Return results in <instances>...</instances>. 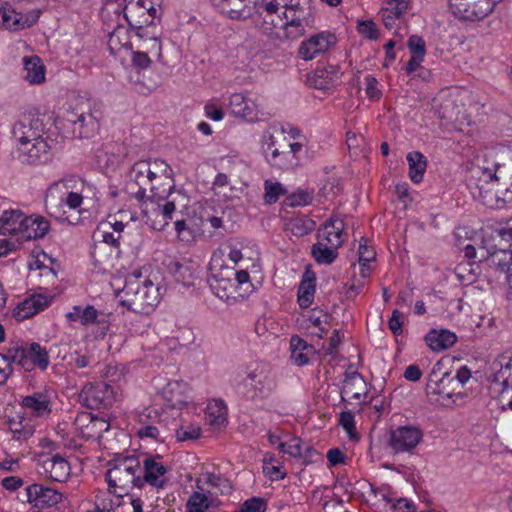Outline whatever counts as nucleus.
Masks as SVG:
<instances>
[{
	"label": "nucleus",
	"mask_w": 512,
	"mask_h": 512,
	"mask_svg": "<svg viewBox=\"0 0 512 512\" xmlns=\"http://www.w3.org/2000/svg\"><path fill=\"white\" fill-rule=\"evenodd\" d=\"M38 18L39 12L32 11L23 14L16 11V9L7 2L0 5V27L4 29L19 31L29 28L37 22Z\"/></svg>",
	"instance_id": "12"
},
{
	"label": "nucleus",
	"mask_w": 512,
	"mask_h": 512,
	"mask_svg": "<svg viewBox=\"0 0 512 512\" xmlns=\"http://www.w3.org/2000/svg\"><path fill=\"white\" fill-rule=\"evenodd\" d=\"M389 509L392 512H416L415 504L407 498H393Z\"/></svg>",
	"instance_id": "64"
},
{
	"label": "nucleus",
	"mask_w": 512,
	"mask_h": 512,
	"mask_svg": "<svg viewBox=\"0 0 512 512\" xmlns=\"http://www.w3.org/2000/svg\"><path fill=\"white\" fill-rule=\"evenodd\" d=\"M20 405L30 414L31 418L46 419L52 413V391L47 388L35 391L22 397Z\"/></svg>",
	"instance_id": "13"
},
{
	"label": "nucleus",
	"mask_w": 512,
	"mask_h": 512,
	"mask_svg": "<svg viewBox=\"0 0 512 512\" xmlns=\"http://www.w3.org/2000/svg\"><path fill=\"white\" fill-rule=\"evenodd\" d=\"M315 225L316 223L312 219L295 217L287 220L285 230L291 232L296 237H303L312 232Z\"/></svg>",
	"instance_id": "48"
},
{
	"label": "nucleus",
	"mask_w": 512,
	"mask_h": 512,
	"mask_svg": "<svg viewBox=\"0 0 512 512\" xmlns=\"http://www.w3.org/2000/svg\"><path fill=\"white\" fill-rule=\"evenodd\" d=\"M25 357L23 359V369L27 372H31L38 368L41 371H45L49 364L50 358L49 353L45 347H42L39 343L33 342L29 345L23 346Z\"/></svg>",
	"instance_id": "22"
},
{
	"label": "nucleus",
	"mask_w": 512,
	"mask_h": 512,
	"mask_svg": "<svg viewBox=\"0 0 512 512\" xmlns=\"http://www.w3.org/2000/svg\"><path fill=\"white\" fill-rule=\"evenodd\" d=\"M111 389L105 384H87L79 394L80 402L90 409H100L110 403Z\"/></svg>",
	"instance_id": "19"
},
{
	"label": "nucleus",
	"mask_w": 512,
	"mask_h": 512,
	"mask_svg": "<svg viewBox=\"0 0 512 512\" xmlns=\"http://www.w3.org/2000/svg\"><path fill=\"white\" fill-rule=\"evenodd\" d=\"M407 46L410 50L411 56L423 58L426 54L425 41L418 35H411L408 39Z\"/></svg>",
	"instance_id": "62"
},
{
	"label": "nucleus",
	"mask_w": 512,
	"mask_h": 512,
	"mask_svg": "<svg viewBox=\"0 0 512 512\" xmlns=\"http://www.w3.org/2000/svg\"><path fill=\"white\" fill-rule=\"evenodd\" d=\"M8 428L13 438L20 442L29 439L35 432L33 419L22 413H16L8 419Z\"/></svg>",
	"instance_id": "30"
},
{
	"label": "nucleus",
	"mask_w": 512,
	"mask_h": 512,
	"mask_svg": "<svg viewBox=\"0 0 512 512\" xmlns=\"http://www.w3.org/2000/svg\"><path fill=\"white\" fill-rule=\"evenodd\" d=\"M244 46L249 50V54L251 57L257 56H268V47L265 45V42L261 39H256L254 37L246 39L244 42Z\"/></svg>",
	"instance_id": "58"
},
{
	"label": "nucleus",
	"mask_w": 512,
	"mask_h": 512,
	"mask_svg": "<svg viewBox=\"0 0 512 512\" xmlns=\"http://www.w3.org/2000/svg\"><path fill=\"white\" fill-rule=\"evenodd\" d=\"M229 109L234 116L247 121H254L258 118L257 105L241 93H234L230 96Z\"/></svg>",
	"instance_id": "26"
},
{
	"label": "nucleus",
	"mask_w": 512,
	"mask_h": 512,
	"mask_svg": "<svg viewBox=\"0 0 512 512\" xmlns=\"http://www.w3.org/2000/svg\"><path fill=\"white\" fill-rule=\"evenodd\" d=\"M484 161L482 158H473L471 161L466 179L468 187L477 190L472 192L474 196L506 201L509 193L508 183L512 176L508 177L506 170L487 168Z\"/></svg>",
	"instance_id": "3"
},
{
	"label": "nucleus",
	"mask_w": 512,
	"mask_h": 512,
	"mask_svg": "<svg viewBox=\"0 0 512 512\" xmlns=\"http://www.w3.org/2000/svg\"><path fill=\"white\" fill-rule=\"evenodd\" d=\"M189 385L182 380L169 381L161 390L166 408L181 411L190 402Z\"/></svg>",
	"instance_id": "14"
},
{
	"label": "nucleus",
	"mask_w": 512,
	"mask_h": 512,
	"mask_svg": "<svg viewBox=\"0 0 512 512\" xmlns=\"http://www.w3.org/2000/svg\"><path fill=\"white\" fill-rule=\"evenodd\" d=\"M277 29L278 28H268L267 26H265V29H259L260 32L267 37L265 45L268 47V52H273L275 49L279 48L280 42L285 38L281 36Z\"/></svg>",
	"instance_id": "60"
},
{
	"label": "nucleus",
	"mask_w": 512,
	"mask_h": 512,
	"mask_svg": "<svg viewBox=\"0 0 512 512\" xmlns=\"http://www.w3.org/2000/svg\"><path fill=\"white\" fill-rule=\"evenodd\" d=\"M130 311L139 314H149L159 302V289L156 285L142 286L130 290Z\"/></svg>",
	"instance_id": "15"
},
{
	"label": "nucleus",
	"mask_w": 512,
	"mask_h": 512,
	"mask_svg": "<svg viewBox=\"0 0 512 512\" xmlns=\"http://www.w3.org/2000/svg\"><path fill=\"white\" fill-rule=\"evenodd\" d=\"M338 248L319 241L311 247V255L317 263L329 265L337 258Z\"/></svg>",
	"instance_id": "46"
},
{
	"label": "nucleus",
	"mask_w": 512,
	"mask_h": 512,
	"mask_svg": "<svg viewBox=\"0 0 512 512\" xmlns=\"http://www.w3.org/2000/svg\"><path fill=\"white\" fill-rule=\"evenodd\" d=\"M26 501L33 510L41 512L59 504L63 494L55 488L41 483H32L25 488Z\"/></svg>",
	"instance_id": "9"
},
{
	"label": "nucleus",
	"mask_w": 512,
	"mask_h": 512,
	"mask_svg": "<svg viewBox=\"0 0 512 512\" xmlns=\"http://www.w3.org/2000/svg\"><path fill=\"white\" fill-rule=\"evenodd\" d=\"M176 206L173 201L164 204L150 197L130 195V221L140 220L157 231L164 230L172 219Z\"/></svg>",
	"instance_id": "6"
},
{
	"label": "nucleus",
	"mask_w": 512,
	"mask_h": 512,
	"mask_svg": "<svg viewBox=\"0 0 512 512\" xmlns=\"http://www.w3.org/2000/svg\"><path fill=\"white\" fill-rule=\"evenodd\" d=\"M267 502L261 497H252L247 499L240 508V512H265Z\"/></svg>",
	"instance_id": "63"
},
{
	"label": "nucleus",
	"mask_w": 512,
	"mask_h": 512,
	"mask_svg": "<svg viewBox=\"0 0 512 512\" xmlns=\"http://www.w3.org/2000/svg\"><path fill=\"white\" fill-rule=\"evenodd\" d=\"M344 222L342 219L331 217L318 230V238L334 247H340L344 240L342 238Z\"/></svg>",
	"instance_id": "29"
},
{
	"label": "nucleus",
	"mask_w": 512,
	"mask_h": 512,
	"mask_svg": "<svg viewBox=\"0 0 512 512\" xmlns=\"http://www.w3.org/2000/svg\"><path fill=\"white\" fill-rule=\"evenodd\" d=\"M201 436V428L196 424L182 425L176 430V437L179 442L197 440Z\"/></svg>",
	"instance_id": "57"
},
{
	"label": "nucleus",
	"mask_w": 512,
	"mask_h": 512,
	"mask_svg": "<svg viewBox=\"0 0 512 512\" xmlns=\"http://www.w3.org/2000/svg\"><path fill=\"white\" fill-rule=\"evenodd\" d=\"M174 187L173 171L165 161L142 160L130 168V195L165 200Z\"/></svg>",
	"instance_id": "2"
},
{
	"label": "nucleus",
	"mask_w": 512,
	"mask_h": 512,
	"mask_svg": "<svg viewBox=\"0 0 512 512\" xmlns=\"http://www.w3.org/2000/svg\"><path fill=\"white\" fill-rule=\"evenodd\" d=\"M448 4L455 17L465 21H479L491 13L487 0H448Z\"/></svg>",
	"instance_id": "11"
},
{
	"label": "nucleus",
	"mask_w": 512,
	"mask_h": 512,
	"mask_svg": "<svg viewBox=\"0 0 512 512\" xmlns=\"http://www.w3.org/2000/svg\"><path fill=\"white\" fill-rule=\"evenodd\" d=\"M208 507V497L198 491L193 492L186 503L187 512H206Z\"/></svg>",
	"instance_id": "54"
},
{
	"label": "nucleus",
	"mask_w": 512,
	"mask_h": 512,
	"mask_svg": "<svg viewBox=\"0 0 512 512\" xmlns=\"http://www.w3.org/2000/svg\"><path fill=\"white\" fill-rule=\"evenodd\" d=\"M262 468L263 473L271 481L282 480L287 475V472L283 467V462L270 452L265 454Z\"/></svg>",
	"instance_id": "43"
},
{
	"label": "nucleus",
	"mask_w": 512,
	"mask_h": 512,
	"mask_svg": "<svg viewBox=\"0 0 512 512\" xmlns=\"http://www.w3.org/2000/svg\"><path fill=\"white\" fill-rule=\"evenodd\" d=\"M339 423L347 432L349 438L351 440H358V435L356 432L354 415L351 411H343L340 413Z\"/></svg>",
	"instance_id": "59"
},
{
	"label": "nucleus",
	"mask_w": 512,
	"mask_h": 512,
	"mask_svg": "<svg viewBox=\"0 0 512 512\" xmlns=\"http://www.w3.org/2000/svg\"><path fill=\"white\" fill-rule=\"evenodd\" d=\"M126 0H107L102 8V17L110 21H115L116 26L122 24L121 20L128 22V14L126 13Z\"/></svg>",
	"instance_id": "42"
},
{
	"label": "nucleus",
	"mask_w": 512,
	"mask_h": 512,
	"mask_svg": "<svg viewBox=\"0 0 512 512\" xmlns=\"http://www.w3.org/2000/svg\"><path fill=\"white\" fill-rule=\"evenodd\" d=\"M130 29H135L136 35L140 39L146 38L148 40V42L143 45V48L148 51H156L157 60L161 64L166 66L167 61L164 59V56L162 54V44H161L160 40L158 39V37L149 36L148 32L142 26H134L131 22H130Z\"/></svg>",
	"instance_id": "49"
},
{
	"label": "nucleus",
	"mask_w": 512,
	"mask_h": 512,
	"mask_svg": "<svg viewBox=\"0 0 512 512\" xmlns=\"http://www.w3.org/2000/svg\"><path fill=\"white\" fill-rule=\"evenodd\" d=\"M170 272L174 275L178 282H182L184 285L189 286L191 282L187 279V275L190 277L189 268L178 261H173L169 265Z\"/></svg>",
	"instance_id": "61"
},
{
	"label": "nucleus",
	"mask_w": 512,
	"mask_h": 512,
	"mask_svg": "<svg viewBox=\"0 0 512 512\" xmlns=\"http://www.w3.org/2000/svg\"><path fill=\"white\" fill-rule=\"evenodd\" d=\"M267 439L270 445L276 448H300V440L290 439V436L280 431L268 432Z\"/></svg>",
	"instance_id": "50"
},
{
	"label": "nucleus",
	"mask_w": 512,
	"mask_h": 512,
	"mask_svg": "<svg viewBox=\"0 0 512 512\" xmlns=\"http://www.w3.org/2000/svg\"><path fill=\"white\" fill-rule=\"evenodd\" d=\"M480 262L488 261L502 270L512 272V218L497 229L491 236L482 239L479 247Z\"/></svg>",
	"instance_id": "4"
},
{
	"label": "nucleus",
	"mask_w": 512,
	"mask_h": 512,
	"mask_svg": "<svg viewBox=\"0 0 512 512\" xmlns=\"http://www.w3.org/2000/svg\"><path fill=\"white\" fill-rule=\"evenodd\" d=\"M407 161L409 164L410 179L414 183H420L427 167L425 156L418 151L410 152L407 155Z\"/></svg>",
	"instance_id": "45"
},
{
	"label": "nucleus",
	"mask_w": 512,
	"mask_h": 512,
	"mask_svg": "<svg viewBox=\"0 0 512 512\" xmlns=\"http://www.w3.org/2000/svg\"><path fill=\"white\" fill-rule=\"evenodd\" d=\"M23 78L33 85L42 84L45 81L46 68L38 56L24 57Z\"/></svg>",
	"instance_id": "34"
},
{
	"label": "nucleus",
	"mask_w": 512,
	"mask_h": 512,
	"mask_svg": "<svg viewBox=\"0 0 512 512\" xmlns=\"http://www.w3.org/2000/svg\"><path fill=\"white\" fill-rule=\"evenodd\" d=\"M340 75V68L337 65L319 66L308 74V83L315 89L325 90L335 85Z\"/></svg>",
	"instance_id": "25"
},
{
	"label": "nucleus",
	"mask_w": 512,
	"mask_h": 512,
	"mask_svg": "<svg viewBox=\"0 0 512 512\" xmlns=\"http://www.w3.org/2000/svg\"><path fill=\"white\" fill-rule=\"evenodd\" d=\"M299 465H308L320 458L318 450H282Z\"/></svg>",
	"instance_id": "52"
},
{
	"label": "nucleus",
	"mask_w": 512,
	"mask_h": 512,
	"mask_svg": "<svg viewBox=\"0 0 512 512\" xmlns=\"http://www.w3.org/2000/svg\"><path fill=\"white\" fill-rule=\"evenodd\" d=\"M233 383L238 390L243 388L245 397L250 400L265 399L276 389L275 377L265 365L257 363L239 369Z\"/></svg>",
	"instance_id": "5"
},
{
	"label": "nucleus",
	"mask_w": 512,
	"mask_h": 512,
	"mask_svg": "<svg viewBox=\"0 0 512 512\" xmlns=\"http://www.w3.org/2000/svg\"><path fill=\"white\" fill-rule=\"evenodd\" d=\"M227 269L222 268L218 273H212L209 279V285L214 294L225 301L236 299L237 282L233 277L227 276Z\"/></svg>",
	"instance_id": "21"
},
{
	"label": "nucleus",
	"mask_w": 512,
	"mask_h": 512,
	"mask_svg": "<svg viewBox=\"0 0 512 512\" xmlns=\"http://www.w3.org/2000/svg\"><path fill=\"white\" fill-rule=\"evenodd\" d=\"M25 357L23 346H13L7 349L6 353H0V359L6 363L5 367H12L13 364L23 369V359Z\"/></svg>",
	"instance_id": "55"
},
{
	"label": "nucleus",
	"mask_w": 512,
	"mask_h": 512,
	"mask_svg": "<svg viewBox=\"0 0 512 512\" xmlns=\"http://www.w3.org/2000/svg\"><path fill=\"white\" fill-rule=\"evenodd\" d=\"M470 377L471 372L467 368V366H462L457 371L455 376H452L450 373L445 372L440 378H438L436 370L433 369L432 372L429 374L426 389L428 393L437 394L443 398H463V394L460 391L455 392V388L453 389V391H449L448 389H446V384H453L461 388L464 384H466L469 381Z\"/></svg>",
	"instance_id": "7"
},
{
	"label": "nucleus",
	"mask_w": 512,
	"mask_h": 512,
	"mask_svg": "<svg viewBox=\"0 0 512 512\" xmlns=\"http://www.w3.org/2000/svg\"><path fill=\"white\" fill-rule=\"evenodd\" d=\"M25 214L19 209L5 210L0 216V232L18 239L21 232Z\"/></svg>",
	"instance_id": "33"
},
{
	"label": "nucleus",
	"mask_w": 512,
	"mask_h": 512,
	"mask_svg": "<svg viewBox=\"0 0 512 512\" xmlns=\"http://www.w3.org/2000/svg\"><path fill=\"white\" fill-rule=\"evenodd\" d=\"M315 282V274L306 271L298 288V304L301 308H308L312 304L316 288Z\"/></svg>",
	"instance_id": "40"
},
{
	"label": "nucleus",
	"mask_w": 512,
	"mask_h": 512,
	"mask_svg": "<svg viewBox=\"0 0 512 512\" xmlns=\"http://www.w3.org/2000/svg\"><path fill=\"white\" fill-rule=\"evenodd\" d=\"M121 235H114V232H110L107 229V224H101L97 227L94 232L93 238L95 241L94 250L92 255L96 258V254L98 251L104 250L105 246H110L111 248L116 249V255H119V240Z\"/></svg>",
	"instance_id": "36"
},
{
	"label": "nucleus",
	"mask_w": 512,
	"mask_h": 512,
	"mask_svg": "<svg viewBox=\"0 0 512 512\" xmlns=\"http://www.w3.org/2000/svg\"><path fill=\"white\" fill-rule=\"evenodd\" d=\"M108 47L112 55L125 61L128 53V28L118 24L109 35Z\"/></svg>",
	"instance_id": "32"
},
{
	"label": "nucleus",
	"mask_w": 512,
	"mask_h": 512,
	"mask_svg": "<svg viewBox=\"0 0 512 512\" xmlns=\"http://www.w3.org/2000/svg\"><path fill=\"white\" fill-rule=\"evenodd\" d=\"M49 229L50 223L45 217L35 214L26 215L17 240L29 241L43 238Z\"/></svg>",
	"instance_id": "23"
},
{
	"label": "nucleus",
	"mask_w": 512,
	"mask_h": 512,
	"mask_svg": "<svg viewBox=\"0 0 512 512\" xmlns=\"http://www.w3.org/2000/svg\"><path fill=\"white\" fill-rule=\"evenodd\" d=\"M457 340L456 335L449 330H431L425 337L427 345L433 351H441L450 348Z\"/></svg>",
	"instance_id": "41"
},
{
	"label": "nucleus",
	"mask_w": 512,
	"mask_h": 512,
	"mask_svg": "<svg viewBox=\"0 0 512 512\" xmlns=\"http://www.w3.org/2000/svg\"><path fill=\"white\" fill-rule=\"evenodd\" d=\"M127 457L116 458L109 462L110 468L106 473V481L109 490L112 488H119L125 490V483L127 482L128 465L126 464Z\"/></svg>",
	"instance_id": "31"
},
{
	"label": "nucleus",
	"mask_w": 512,
	"mask_h": 512,
	"mask_svg": "<svg viewBox=\"0 0 512 512\" xmlns=\"http://www.w3.org/2000/svg\"><path fill=\"white\" fill-rule=\"evenodd\" d=\"M313 200V192L298 189L296 192L290 194L286 200L285 204L290 207L297 206H306L310 204Z\"/></svg>",
	"instance_id": "56"
},
{
	"label": "nucleus",
	"mask_w": 512,
	"mask_h": 512,
	"mask_svg": "<svg viewBox=\"0 0 512 512\" xmlns=\"http://www.w3.org/2000/svg\"><path fill=\"white\" fill-rule=\"evenodd\" d=\"M50 305V299L42 294H35L20 302L13 310L17 321H24L43 311Z\"/></svg>",
	"instance_id": "24"
},
{
	"label": "nucleus",
	"mask_w": 512,
	"mask_h": 512,
	"mask_svg": "<svg viewBox=\"0 0 512 512\" xmlns=\"http://www.w3.org/2000/svg\"><path fill=\"white\" fill-rule=\"evenodd\" d=\"M93 186L81 177L68 175L50 184L45 195V208L51 217L58 221L77 224L79 216H72L70 211L81 212V206L87 193Z\"/></svg>",
	"instance_id": "1"
},
{
	"label": "nucleus",
	"mask_w": 512,
	"mask_h": 512,
	"mask_svg": "<svg viewBox=\"0 0 512 512\" xmlns=\"http://www.w3.org/2000/svg\"><path fill=\"white\" fill-rule=\"evenodd\" d=\"M213 5L218 7L223 14L231 19H246L250 10L246 7V0H211Z\"/></svg>",
	"instance_id": "38"
},
{
	"label": "nucleus",
	"mask_w": 512,
	"mask_h": 512,
	"mask_svg": "<svg viewBox=\"0 0 512 512\" xmlns=\"http://www.w3.org/2000/svg\"><path fill=\"white\" fill-rule=\"evenodd\" d=\"M160 420L158 409L145 408L137 414L138 424L133 427L135 435L146 443H163L164 439L161 438L159 429L155 426Z\"/></svg>",
	"instance_id": "10"
},
{
	"label": "nucleus",
	"mask_w": 512,
	"mask_h": 512,
	"mask_svg": "<svg viewBox=\"0 0 512 512\" xmlns=\"http://www.w3.org/2000/svg\"><path fill=\"white\" fill-rule=\"evenodd\" d=\"M99 315L100 312L92 305H75L65 316L69 322H79L83 326H90L99 322Z\"/></svg>",
	"instance_id": "35"
},
{
	"label": "nucleus",
	"mask_w": 512,
	"mask_h": 512,
	"mask_svg": "<svg viewBox=\"0 0 512 512\" xmlns=\"http://www.w3.org/2000/svg\"><path fill=\"white\" fill-rule=\"evenodd\" d=\"M42 123L38 118L24 116L13 126V137L17 146L43 139L41 136Z\"/></svg>",
	"instance_id": "20"
},
{
	"label": "nucleus",
	"mask_w": 512,
	"mask_h": 512,
	"mask_svg": "<svg viewBox=\"0 0 512 512\" xmlns=\"http://www.w3.org/2000/svg\"><path fill=\"white\" fill-rule=\"evenodd\" d=\"M148 283L155 285L151 279V265L135 269L130 275V290L137 287L148 286Z\"/></svg>",
	"instance_id": "51"
},
{
	"label": "nucleus",
	"mask_w": 512,
	"mask_h": 512,
	"mask_svg": "<svg viewBox=\"0 0 512 512\" xmlns=\"http://www.w3.org/2000/svg\"><path fill=\"white\" fill-rule=\"evenodd\" d=\"M264 188V200L267 204L276 203L282 195L286 194V189L279 182H272L270 180H266L264 182Z\"/></svg>",
	"instance_id": "53"
},
{
	"label": "nucleus",
	"mask_w": 512,
	"mask_h": 512,
	"mask_svg": "<svg viewBox=\"0 0 512 512\" xmlns=\"http://www.w3.org/2000/svg\"><path fill=\"white\" fill-rule=\"evenodd\" d=\"M17 151L22 162L32 165L44 164L51 157V146L45 138L20 144Z\"/></svg>",
	"instance_id": "18"
},
{
	"label": "nucleus",
	"mask_w": 512,
	"mask_h": 512,
	"mask_svg": "<svg viewBox=\"0 0 512 512\" xmlns=\"http://www.w3.org/2000/svg\"><path fill=\"white\" fill-rule=\"evenodd\" d=\"M102 113L99 109H92L89 102L73 108L67 116V120L73 124L74 131L78 129L81 137H91L99 129V120Z\"/></svg>",
	"instance_id": "8"
},
{
	"label": "nucleus",
	"mask_w": 512,
	"mask_h": 512,
	"mask_svg": "<svg viewBox=\"0 0 512 512\" xmlns=\"http://www.w3.org/2000/svg\"><path fill=\"white\" fill-rule=\"evenodd\" d=\"M336 42L333 34L321 32L303 41L298 49V54L303 60H312L324 54Z\"/></svg>",
	"instance_id": "17"
},
{
	"label": "nucleus",
	"mask_w": 512,
	"mask_h": 512,
	"mask_svg": "<svg viewBox=\"0 0 512 512\" xmlns=\"http://www.w3.org/2000/svg\"><path fill=\"white\" fill-rule=\"evenodd\" d=\"M366 383L362 375L358 372H346L344 387L342 389L341 395H350L352 399L360 400L363 393L361 391H353V387L363 386L365 387ZM367 392H364V396H366Z\"/></svg>",
	"instance_id": "47"
},
{
	"label": "nucleus",
	"mask_w": 512,
	"mask_h": 512,
	"mask_svg": "<svg viewBox=\"0 0 512 512\" xmlns=\"http://www.w3.org/2000/svg\"><path fill=\"white\" fill-rule=\"evenodd\" d=\"M423 437L422 431L414 426L398 427L391 433L393 448H415Z\"/></svg>",
	"instance_id": "27"
},
{
	"label": "nucleus",
	"mask_w": 512,
	"mask_h": 512,
	"mask_svg": "<svg viewBox=\"0 0 512 512\" xmlns=\"http://www.w3.org/2000/svg\"><path fill=\"white\" fill-rule=\"evenodd\" d=\"M291 359L298 366L308 364L309 356L314 353V347L308 344L298 335H294L290 339Z\"/></svg>",
	"instance_id": "39"
},
{
	"label": "nucleus",
	"mask_w": 512,
	"mask_h": 512,
	"mask_svg": "<svg viewBox=\"0 0 512 512\" xmlns=\"http://www.w3.org/2000/svg\"><path fill=\"white\" fill-rule=\"evenodd\" d=\"M166 472V467L154 461L153 459H147L145 461L144 480L150 485L156 488H163L166 481L161 479V476H163Z\"/></svg>",
	"instance_id": "44"
},
{
	"label": "nucleus",
	"mask_w": 512,
	"mask_h": 512,
	"mask_svg": "<svg viewBox=\"0 0 512 512\" xmlns=\"http://www.w3.org/2000/svg\"><path fill=\"white\" fill-rule=\"evenodd\" d=\"M286 10L284 11V19L286 22H290L294 25H302L307 28L314 26V14L310 5L291 4L285 5Z\"/></svg>",
	"instance_id": "28"
},
{
	"label": "nucleus",
	"mask_w": 512,
	"mask_h": 512,
	"mask_svg": "<svg viewBox=\"0 0 512 512\" xmlns=\"http://www.w3.org/2000/svg\"><path fill=\"white\" fill-rule=\"evenodd\" d=\"M227 414V406L221 399L209 402L205 409L206 422L213 429H218L225 424Z\"/></svg>",
	"instance_id": "37"
},
{
	"label": "nucleus",
	"mask_w": 512,
	"mask_h": 512,
	"mask_svg": "<svg viewBox=\"0 0 512 512\" xmlns=\"http://www.w3.org/2000/svg\"><path fill=\"white\" fill-rule=\"evenodd\" d=\"M38 465L42 468L41 473L53 481H64L70 474L69 463L58 454L41 453L38 457Z\"/></svg>",
	"instance_id": "16"
}]
</instances>
